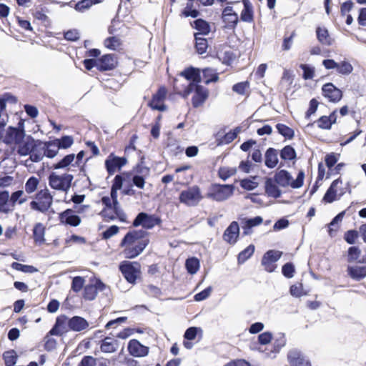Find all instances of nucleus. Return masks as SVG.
<instances>
[{"mask_svg":"<svg viewBox=\"0 0 366 366\" xmlns=\"http://www.w3.org/2000/svg\"><path fill=\"white\" fill-rule=\"evenodd\" d=\"M3 142L16 147V153L20 156L29 155L39 144L31 135L26 136V132L11 126L7 127Z\"/></svg>","mask_w":366,"mask_h":366,"instance_id":"f257e3e1","label":"nucleus"},{"mask_svg":"<svg viewBox=\"0 0 366 366\" xmlns=\"http://www.w3.org/2000/svg\"><path fill=\"white\" fill-rule=\"evenodd\" d=\"M146 230H129L121 242V247H124V255L126 258L132 259L143 252L149 244V239L146 237Z\"/></svg>","mask_w":366,"mask_h":366,"instance_id":"f03ea898","label":"nucleus"},{"mask_svg":"<svg viewBox=\"0 0 366 366\" xmlns=\"http://www.w3.org/2000/svg\"><path fill=\"white\" fill-rule=\"evenodd\" d=\"M179 76L185 78L190 82L185 85L179 84V79L174 78L173 80V88L174 92L184 99H187L192 93V88L200 84L202 81L201 69L193 66H189L182 71Z\"/></svg>","mask_w":366,"mask_h":366,"instance_id":"7ed1b4c3","label":"nucleus"},{"mask_svg":"<svg viewBox=\"0 0 366 366\" xmlns=\"http://www.w3.org/2000/svg\"><path fill=\"white\" fill-rule=\"evenodd\" d=\"M36 142H38L39 144H37L29 154L30 159L33 162H37L41 161L44 156L48 158H53L58 154L59 148L55 139L44 142L41 140H36Z\"/></svg>","mask_w":366,"mask_h":366,"instance_id":"20e7f679","label":"nucleus"},{"mask_svg":"<svg viewBox=\"0 0 366 366\" xmlns=\"http://www.w3.org/2000/svg\"><path fill=\"white\" fill-rule=\"evenodd\" d=\"M305 172L300 170L298 172L295 180H292L290 174L285 169L277 172L274 177V182L281 187H286L290 186L292 188L297 189L301 187L304 183Z\"/></svg>","mask_w":366,"mask_h":366,"instance_id":"39448f33","label":"nucleus"},{"mask_svg":"<svg viewBox=\"0 0 366 366\" xmlns=\"http://www.w3.org/2000/svg\"><path fill=\"white\" fill-rule=\"evenodd\" d=\"M119 269L127 282L134 285L141 275V265L137 262L122 261Z\"/></svg>","mask_w":366,"mask_h":366,"instance_id":"423d86ee","label":"nucleus"},{"mask_svg":"<svg viewBox=\"0 0 366 366\" xmlns=\"http://www.w3.org/2000/svg\"><path fill=\"white\" fill-rule=\"evenodd\" d=\"M234 189L232 184H212L206 197L217 202H222L232 195Z\"/></svg>","mask_w":366,"mask_h":366,"instance_id":"0eeeda50","label":"nucleus"},{"mask_svg":"<svg viewBox=\"0 0 366 366\" xmlns=\"http://www.w3.org/2000/svg\"><path fill=\"white\" fill-rule=\"evenodd\" d=\"M36 200L30 202V207L32 209L41 212H46L52 204L53 197L47 189H41L36 196Z\"/></svg>","mask_w":366,"mask_h":366,"instance_id":"6e6552de","label":"nucleus"},{"mask_svg":"<svg viewBox=\"0 0 366 366\" xmlns=\"http://www.w3.org/2000/svg\"><path fill=\"white\" fill-rule=\"evenodd\" d=\"M162 220L157 214H148L140 212L133 221L132 226L137 227L141 226L143 229H152L155 227H161Z\"/></svg>","mask_w":366,"mask_h":366,"instance_id":"1a4fd4ad","label":"nucleus"},{"mask_svg":"<svg viewBox=\"0 0 366 366\" xmlns=\"http://www.w3.org/2000/svg\"><path fill=\"white\" fill-rule=\"evenodd\" d=\"M72 180L73 175L70 174L56 175L52 173L49 177L50 187L53 189L62 191H67L69 189Z\"/></svg>","mask_w":366,"mask_h":366,"instance_id":"9d476101","label":"nucleus"},{"mask_svg":"<svg viewBox=\"0 0 366 366\" xmlns=\"http://www.w3.org/2000/svg\"><path fill=\"white\" fill-rule=\"evenodd\" d=\"M127 163V159L124 157H118L112 152L107 157L104 162L105 169L109 176L113 175L125 166Z\"/></svg>","mask_w":366,"mask_h":366,"instance_id":"9b49d317","label":"nucleus"},{"mask_svg":"<svg viewBox=\"0 0 366 366\" xmlns=\"http://www.w3.org/2000/svg\"><path fill=\"white\" fill-rule=\"evenodd\" d=\"M167 92L165 86H160L148 102V107L154 110L165 111L167 107L164 104V101L167 98Z\"/></svg>","mask_w":366,"mask_h":366,"instance_id":"f8f14e48","label":"nucleus"},{"mask_svg":"<svg viewBox=\"0 0 366 366\" xmlns=\"http://www.w3.org/2000/svg\"><path fill=\"white\" fill-rule=\"evenodd\" d=\"M221 19L224 24V28L230 30H234L239 21L237 13L231 6H227L222 9Z\"/></svg>","mask_w":366,"mask_h":366,"instance_id":"ddd939ff","label":"nucleus"},{"mask_svg":"<svg viewBox=\"0 0 366 366\" xmlns=\"http://www.w3.org/2000/svg\"><path fill=\"white\" fill-rule=\"evenodd\" d=\"M202 199L200 189L197 186L183 190L179 194V201L188 206L197 204Z\"/></svg>","mask_w":366,"mask_h":366,"instance_id":"4468645a","label":"nucleus"},{"mask_svg":"<svg viewBox=\"0 0 366 366\" xmlns=\"http://www.w3.org/2000/svg\"><path fill=\"white\" fill-rule=\"evenodd\" d=\"M192 92H194L191 99L192 107L197 109L203 107L209 98V89L202 85L199 84L192 88Z\"/></svg>","mask_w":366,"mask_h":366,"instance_id":"2eb2a0df","label":"nucleus"},{"mask_svg":"<svg viewBox=\"0 0 366 366\" xmlns=\"http://www.w3.org/2000/svg\"><path fill=\"white\" fill-rule=\"evenodd\" d=\"M282 252L275 249L267 251L262 256L261 264L268 272H272L276 268L275 262L282 257Z\"/></svg>","mask_w":366,"mask_h":366,"instance_id":"dca6fc26","label":"nucleus"},{"mask_svg":"<svg viewBox=\"0 0 366 366\" xmlns=\"http://www.w3.org/2000/svg\"><path fill=\"white\" fill-rule=\"evenodd\" d=\"M98 71H112L118 65V58L114 54H106L97 59Z\"/></svg>","mask_w":366,"mask_h":366,"instance_id":"f3484780","label":"nucleus"},{"mask_svg":"<svg viewBox=\"0 0 366 366\" xmlns=\"http://www.w3.org/2000/svg\"><path fill=\"white\" fill-rule=\"evenodd\" d=\"M107 285L100 280L97 279L94 284H89L84 287L83 297L88 301L94 300L98 292L103 291Z\"/></svg>","mask_w":366,"mask_h":366,"instance_id":"a211bd4d","label":"nucleus"},{"mask_svg":"<svg viewBox=\"0 0 366 366\" xmlns=\"http://www.w3.org/2000/svg\"><path fill=\"white\" fill-rule=\"evenodd\" d=\"M322 95L330 102L337 103L342 97V92L332 83H326L322 87Z\"/></svg>","mask_w":366,"mask_h":366,"instance_id":"6ab92c4d","label":"nucleus"},{"mask_svg":"<svg viewBox=\"0 0 366 366\" xmlns=\"http://www.w3.org/2000/svg\"><path fill=\"white\" fill-rule=\"evenodd\" d=\"M287 359L291 366H312L310 360L297 350H290Z\"/></svg>","mask_w":366,"mask_h":366,"instance_id":"aec40b11","label":"nucleus"},{"mask_svg":"<svg viewBox=\"0 0 366 366\" xmlns=\"http://www.w3.org/2000/svg\"><path fill=\"white\" fill-rule=\"evenodd\" d=\"M59 220L61 224L71 227H76L81 222V218L71 209H67L59 213Z\"/></svg>","mask_w":366,"mask_h":366,"instance_id":"412c9836","label":"nucleus"},{"mask_svg":"<svg viewBox=\"0 0 366 366\" xmlns=\"http://www.w3.org/2000/svg\"><path fill=\"white\" fill-rule=\"evenodd\" d=\"M129 354L133 357H145L149 353V347L143 345L139 340L132 339L127 345Z\"/></svg>","mask_w":366,"mask_h":366,"instance_id":"4be33fe9","label":"nucleus"},{"mask_svg":"<svg viewBox=\"0 0 366 366\" xmlns=\"http://www.w3.org/2000/svg\"><path fill=\"white\" fill-rule=\"evenodd\" d=\"M337 110H334L329 116H322L312 123H309L307 127H312L315 123L317 124V127L322 129H330L332 125L335 124L337 122Z\"/></svg>","mask_w":366,"mask_h":366,"instance_id":"5701e85b","label":"nucleus"},{"mask_svg":"<svg viewBox=\"0 0 366 366\" xmlns=\"http://www.w3.org/2000/svg\"><path fill=\"white\" fill-rule=\"evenodd\" d=\"M242 2L243 4L244 7L240 13V16L239 17V21L248 24L254 23V14L252 4L249 1V0H242Z\"/></svg>","mask_w":366,"mask_h":366,"instance_id":"b1692460","label":"nucleus"},{"mask_svg":"<svg viewBox=\"0 0 366 366\" xmlns=\"http://www.w3.org/2000/svg\"><path fill=\"white\" fill-rule=\"evenodd\" d=\"M69 330L81 332L89 327V322L82 317L74 316L68 320Z\"/></svg>","mask_w":366,"mask_h":366,"instance_id":"393cba45","label":"nucleus"},{"mask_svg":"<svg viewBox=\"0 0 366 366\" xmlns=\"http://www.w3.org/2000/svg\"><path fill=\"white\" fill-rule=\"evenodd\" d=\"M190 25L193 29L198 31V32L194 33L198 36H207L211 32L210 24L203 19H197L191 22Z\"/></svg>","mask_w":366,"mask_h":366,"instance_id":"a878e982","label":"nucleus"},{"mask_svg":"<svg viewBox=\"0 0 366 366\" xmlns=\"http://www.w3.org/2000/svg\"><path fill=\"white\" fill-rule=\"evenodd\" d=\"M27 200L22 190H17L9 195V213L14 210L16 204H21Z\"/></svg>","mask_w":366,"mask_h":366,"instance_id":"bb28decb","label":"nucleus"},{"mask_svg":"<svg viewBox=\"0 0 366 366\" xmlns=\"http://www.w3.org/2000/svg\"><path fill=\"white\" fill-rule=\"evenodd\" d=\"M278 151L272 147L268 148L264 154V164L269 169H273L278 164Z\"/></svg>","mask_w":366,"mask_h":366,"instance_id":"cd10ccee","label":"nucleus"},{"mask_svg":"<svg viewBox=\"0 0 366 366\" xmlns=\"http://www.w3.org/2000/svg\"><path fill=\"white\" fill-rule=\"evenodd\" d=\"M347 274L354 280L360 281L366 277V266H348Z\"/></svg>","mask_w":366,"mask_h":366,"instance_id":"c85d7f7f","label":"nucleus"},{"mask_svg":"<svg viewBox=\"0 0 366 366\" xmlns=\"http://www.w3.org/2000/svg\"><path fill=\"white\" fill-rule=\"evenodd\" d=\"M316 35L318 41L324 46H330L334 43V39L330 36L328 30L325 27L317 26Z\"/></svg>","mask_w":366,"mask_h":366,"instance_id":"c756f323","label":"nucleus"},{"mask_svg":"<svg viewBox=\"0 0 366 366\" xmlns=\"http://www.w3.org/2000/svg\"><path fill=\"white\" fill-rule=\"evenodd\" d=\"M201 73L202 74V81L206 85L217 82L219 80V73L212 68H204L201 69Z\"/></svg>","mask_w":366,"mask_h":366,"instance_id":"7c9ffc66","label":"nucleus"},{"mask_svg":"<svg viewBox=\"0 0 366 366\" xmlns=\"http://www.w3.org/2000/svg\"><path fill=\"white\" fill-rule=\"evenodd\" d=\"M241 132L239 127H235L234 129L230 130L223 136L219 137L217 139L218 145L228 144L232 142L237 137L239 133Z\"/></svg>","mask_w":366,"mask_h":366,"instance_id":"2f4dec72","label":"nucleus"},{"mask_svg":"<svg viewBox=\"0 0 366 366\" xmlns=\"http://www.w3.org/2000/svg\"><path fill=\"white\" fill-rule=\"evenodd\" d=\"M277 183L271 178H267L265 181V192L269 197L278 198L281 195V191L276 184Z\"/></svg>","mask_w":366,"mask_h":366,"instance_id":"473e14b6","label":"nucleus"},{"mask_svg":"<svg viewBox=\"0 0 366 366\" xmlns=\"http://www.w3.org/2000/svg\"><path fill=\"white\" fill-rule=\"evenodd\" d=\"M194 48L197 54H204L207 52L208 49V41L206 38L194 34Z\"/></svg>","mask_w":366,"mask_h":366,"instance_id":"72a5a7b5","label":"nucleus"},{"mask_svg":"<svg viewBox=\"0 0 366 366\" xmlns=\"http://www.w3.org/2000/svg\"><path fill=\"white\" fill-rule=\"evenodd\" d=\"M262 221V218L259 216L251 219L239 218V224L242 229H252L259 225Z\"/></svg>","mask_w":366,"mask_h":366,"instance_id":"f704fd0d","label":"nucleus"},{"mask_svg":"<svg viewBox=\"0 0 366 366\" xmlns=\"http://www.w3.org/2000/svg\"><path fill=\"white\" fill-rule=\"evenodd\" d=\"M108 340H112V337H106L102 340L100 345L101 351L105 353L114 352L117 350L118 342L117 340H114V342H108Z\"/></svg>","mask_w":366,"mask_h":366,"instance_id":"c9c22d12","label":"nucleus"},{"mask_svg":"<svg viewBox=\"0 0 366 366\" xmlns=\"http://www.w3.org/2000/svg\"><path fill=\"white\" fill-rule=\"evenodd\" d=\"M200 267L199 260L195 257H189L185 262V267L190 274H194L197 272Z\"/></svg>","mask_w":366,"mask_h":366,"instance_id":"e433bc0d","label":"nucleus"},{"mask_svg":"<svg viewBox=\"0 0 366 366\" xmlns=\"http://www.w3.org/2000/svg\"><path fill=\"white\" fill-rule=\"evenodd\" d=\"M276 129H277V132L285 139H292L295 136L294 130L285 124H277Z\"/></svg>","mask_w":366,"mask_h":366,"instance_id":"4c0bfd02","label":"nucleus"},{"mask_svg":"<svg viewBox=\"0 0 366 366\" xmlns=\"http://www.w3.org/2000/svg\"><path fill=\"white\" fill-rule=\"evenodd\" d=\"M194 0H188L186 7L181 11L180 16L182 17L197 18L199 15V11L197 9H192L193 1Z\"/></svg>","mask_w":366,"mask_h":366,"instance_id":"58836bf2","label":"nucleus"},{"mask_svg":"<svg viewBox=\"0 0 366 366\" xmlns=\"http://www.w3.org/2000/svg\"><path fill=\"white\" fill-rule=\"evenodd\" d=\"M280 155L283 160H293L296 158V152L292 146L287 145L281 149Z\"/></svg>","mask_w":366,"mask_h":366,"instance_id":"ea45409f","label":"nucleus"},{"mask_svg":"<svg viewBox=\"0 0 366 366\" xmlns=\"http://www.w3.org/2000/svg\"><path fill=\"white\" fill-rule=\"evenodd\" d=\"M254 246L249 244L247 247L240 252L237 256L238 264L244 263L254 253Z\"/></svg>","mask_w":366,"mask_h":366,"instance_id":"a19ab883","label":"nucleus"},{"mask_svg":"<svg viewBox=\"0 0 366 366\" xmlns=\"http://www.w3.org/2000/svg\"><path fill=\"white\" fill-rule=\"evenodd\" d=\"M11 268L24 273H34L38 272V269L32 265L23 264L14 262L11 264Z\"/></svg>","mask_w":366,"mask_h":366,"instance_id":"79ce46f5","label":"nucleus"},{"mask_svg":"<svg viewBox=\"0 0 366 366\" xmlns=\"http://www.w3.org/2000/svg\"><path fill=\"white\" fill-rule=\"evenodd\" d=\"M16 352L14 350H8L4 352L3 359L6 366H14L17 360Z\"/></svg>","mask_w":366,"mask_h":366,"instance_id":"37998d69","label":"nucleus"},{"mask_svg":"<svg viewBox=\"0 0 366 366\" xmlns=\"http://www.w3.org/2000/svg\"><path fill=\"white\" fill-rule=\"evenodd\" d=\"M361 254V250L357 246H351L348 248L347 261L349 263L356 262Z\"/></svg>","mask_w":366,"mask_h":366,"instance_id":"c03bdc74","label":"nucleus"},{"mask_svg":"<svg viewBox=\"0 0 366 366\" xmlns=\"http://www.w3.org/2000/svg\"><path fill=\"white\" fill-rule=\"evenodd\" d=\"M0 212L9 213V192H0Z\"/></svg>","mask_w":366,"mask_h":366,"instance_id":"a18cd8bd","label":"nucleus"},{"mask_svg":"<svg viewBox=\"0 0 366 366\" xmlns=\"http://www.w3.org/2000/svg\"><path fill=\"white\" fill-rule=\"evenodd\" d=\"M237 172L235 167H222L218 170V176L222 180H226Z\"/></svg>","mask_w":366,"mask_h":366,"instance_id":"49530a36","label":"nucleus"},{"mask_svg":"<svg viewBox=\"0 0 366 366\" xmlns=\"http://www.w3.org/2000/svg\"><path fill=\"white\" fill-rule=\"evenodd\" d=\"M353 67L352 64L347 61H342L340 63H337V71L338 74L342 75H348L352 73Z\"/></svg>","mask_w":366,"mask_h":366,"instance_id":"de8ad7c7","label":"nucleus"},{"mask_svg":"<svg viewBox=\"0 0 366 366\" xmlns=\"http://www.w3.org/2000/svg\"><path fill=\"white\" fill-rule=\"evenodd\" d=\"M58 147L60 149H68L74 143V139L71 136H63L60 139H55Z\"/></svg>","mask_w":366,"mask_h":366,"instance_id":"09e8293b","label":"nucleus"},{"mask_svg":"<svg viewBox=\"0 0 366 366\" xmlns=\"http://www.w3.org/2000/svg\"><path fill=\"white\" fill-rule=\"evenodd\" d=\"M39 184V179L36 177H29L25 184V191L28 194H31L36 191Z\"/></svg>","mask_w":366,"mask_h":366,"instance_id":"8fccbe9b","label":"nucleus"},{"mask_svg":"<svg viewBox=\"0 0 366 366\" xmlns=\"http://www.w3.org/2000/svg\"><path fill=\"white\" fill-rule=\"evenodd\" d=\"M239 235V230H224L223 239L232 244H234Z\"/></svg>","mask_w":366,"mask_h":366,"instance_id":"3c124183","label":"nucleus"},{"mask_svg":"<svg viewBox=\"0 0 366 366\" xmlns=\"http://www.w3.org/2000/svg\"><path fill=\"white\" fill-rule=\"evenodd\" d=\"M357 124L360 125V121H357ZM362 133V130L360 128V126H357V127L355 129V130L352 132L349 133L346 136V139L340 142V145L342 147H344L350 142H352L353 140L356 139L357 137H358L360 134Z\"/></svg>","mask_w":366,"mask_h":366,"instance_id":"603ef678","label":"nucleus"},{"mask_svg":"<svg viewBox=\"0 0 366 366\" xmlns=\"http://www.w3.org/2000/svg\"><path fill=\"white\" fill-rule=\"evenodd\" d=\"M219 59L222 61V64L225 65H230L235 58V55L231 50L219 52L218 54Z\"/></svg>","mask_w":366,"mask_h":366,"instance_id":"864d4df0","label":"nucleus"},{"mask_svg":"<svg viewBox=\"0 0 366 366\" xmlns=\"http://www.w3.org/2000/svg\"><path fill=\"white\" fill-rule=\"evenodd\" d=\"M286 344V338L284 333H278L274 339V344H273V352H279L280 349L283 347Z\"/></svg>","mask_w":366,"mask_h":366,"instance_id":"5fc2aeb1","label":"nucleus"},{"mask_svg":"<svg viewBox=\"0 0 366 366\" xmlns=\"http://www.w3.org/2000/svg\"><path fill=\"white\" fill-rule=\"evenodd\" d=\"M84 283L85 280L84 277L76 276L72 279L71 288L74 292L77 293L85 287Z\"/></svg>","mask_w":366,"mask_h":366,"instance_id":"6e6d98bb","label":"nucleus"},{"mask_svg":"<svg viewBox=\"0 0 366 366\" xmlns=\"http://www.w3.org/2000/svg\"><path fill=\"white\" fill-rule=\"evenodd\" d=\"M74 158L75 155L74 154H67L58 163L54 164L53 168L55 169L65 168L71 164Z\"/></svg>","mask_w":366,"mask_h":366,"instance_id":"4d7b16f0","label":"nucleus"},{"mask_svg":"<svg viewBox=\"0 0 366 366\" xmlns=\"http://www.w3.org/2000/svg\"><path fill=\"white\" fill-rule=\"evenodd\" d=\"M249 88L248 81L238 82L232 86V91L239 95H244L246 91Z\"/></svg>","mask_w":366,"mask_h":366,"instance_id":"13d9d810","label":"nucleus"},{"mask_svg":"<svg viewBox=\"0 0 366 366\" xmlns=\"http://www.w3.org/2000/svg\"><path fill=\"white\" fill-rule=\"evenodd\" d=\"M199 332H202V330L200 327H190L186 330L184 334V340L189 341L194 340L197 337Z\"/></svg>","mask_w":366,"mask_h":366,"instance_id":"bf43d9fd","label":"nucleus"},{"mask_svg":"<svg viewBox=\"0 0 366 366\" xmlns=\"http://www.w3.org/2000/svg\"><path fill=\"white\" fill-rule=\"evenodd\" d=\"M295 272V267L292 262H287L282 267V273L286 278H292Z\"/></svg>","mask_w":366,"mask_h":366,"instance_id":"052dcab7","label":"nucleus"},{"mask_svg":"<svg viewBox=\"0 0 366 366\" xmlns=\"http://www.w3.org/2000/svg\"><path fill=\"white\" fill-rule=\"evenodd\" d=\"M104 44L107 48L115 50L120 46L121 41L117 37L111 36L104 40Z\"/></svg>","mask_w":366,"mask_h":366,"instance_id":"680f3d73","label":"nucleus"},{"mask_svg":"<svg viewBox=\"0 0 366 366\" xmlns=\"http://www.w3.org/2000/svg\"><path fill=\"white\" fill-rule=\"evenodd\" d=\"M300 68L302 69L303 74L302 78L305 80L312 79L315 76V68L307 64H302L300 65Z\"/></svg>","mask_w":366,"mask_h":366,"instance_id":"e2e57ef3","label":"nucleus"},{"mask_svg":"<svg viewBox=\"0 0 366 366\" xmlns=\"http://www.w3.org/2000/svg\"><path fill=\"white\" fill-rule=\"evenodd\" d=\"M69 318L67 317L65 315H61L56 318V321L54 325L60 328L63 332H67L69 328L67 327L68 320Z\"/></svg>","mask_w":366,"mask_h":366,"instance_id":"0e129e2a","label":"nucleus"},{"mask_svg":"<svg viewBox=\"0 0 366 366\" xmlns=\"http://www.w3.org/2000/svg\"><path fill=\"white\" fill-rule=\"evenodd\" d=\"M358 237L357 230H347L344 234V239L347 243L354 244L356 243Z\"/></svg>","mask_w":366,"mask_h":366,"instance_id":"69168bd1","label":"nucleus"},{"mask_svg":"<svg viewBox=\"0 0 366 366\" xmlns=\"http://www.w3.org/2000/svg\"><path fill=\"white\" fill-rule=\"evenodd\" d=\"M339 157H340V154H336L334 152L327 154L325 157V162L326 166L329 169H331L337 162Z\"/></svg>","mask_w":366,"mask_h":366,"instance_id":"338daca9","label":"nucleus"},{"mask_svg":"<svg viewBox=\"0 0 366 366\" xmlns=\"http://www.w3.org/2000/svg\"><path fill=\"white\" fill-rule=\"evenodd\" d=\"M318 106H319L318 101L315 98L312 99L310 101L309 108L305 112V119H309L310 118V117L317 112Z\"/></svg>","mask_w":366,"mask_h":366,"instance_id":"774afa93","label":"nucleus"}]
</instances>
